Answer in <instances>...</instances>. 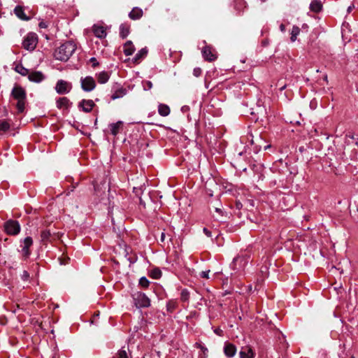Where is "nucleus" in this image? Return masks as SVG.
Instances as JSON below:
<instances>
[{"label":"nucleus","instance_id":"nucleus-1","mask_svg":"<svg viewBox=\"0 0 358 358\" xmlns=\"http://www.w3.org/2000/svg\"><path fill=\"white\" fill-rule=\"evenodd\" d=\"M76 50V45L73 41H66L57 48L54 52L56 59L66 62Z\"/></svg>","mask_w":358,"mask_h":358},{"label":"nucleus","instance_id":"nucleus-2","mask_svg":"<svg viewBox=\"0 0 358 358\" xmlns=\"http://www.w3.org/2000/svg\"><path fill=\"white\" fill-rule=\"evenodd\" d=\"M12 96L17 101L16 107L19 113H23L25 108L26 103V92L25 90L19 85H16L13 87L11 92Z\"/></svg>","mask_w":358,"mask_h":358},{"label":"nucleus","instance_id":"nucleus-3","mask_svg":"<svg viewBox=\"0 0 358 358\" xmlns=\"http://www.w3.org/2000/svg\"><path fill=\"white\" fill-rule=\"evenodd\" d=\"M41 242L43 245L51 243L59 238V232L55 231L52 229H44L41 231Z\"/></svg>","mask_w":358,"mask_h":358},{"label":"nucleus","instance_id":"nucleus-4","mask_svg":"<svg viewBox=\"0 0 358 358\" xmlns=\"http://www.w3.org/2000/svg\"><path fill=\"white\" fill-rule=\"evenodd\" d=\"M38 43V36L35 33H29L22 42V47L29 51H33Z\"/></svg>","mask_w":358,"mask_h":358},{"label":"nucleus","instance_id":"nucleus-5","mask_svg":"<svg viewBox=\"0 0 358 358\" xmlns=\"http://www.w3.org/2000/svg\"><path fill=\"white\" fill-rule=\"evenodd\" d=\"M3 227L6 233L10 236L17 235L20 231V225L19 222L14 220H9L6 221L3 224Z\"/></svg>","mask_w":358,"mask_h":358},{"label":"nucleus","instance_id":"nucleus-6","mask_svg":"<svg viewBox=\"0 0 358 358\" xmlns=\"http://www.w3.org/2000/svg\"><path fill=\"white\" fill-rule=\"evenodd\" d=\"M135 304L138 308H147L150 306L149 298L143 293H137L134 298Z\"/></svg>","mask_w":358,"mask_h":358},{"label":"nucleus","instance_id":"nucleus-7","mask_svg":"<svg viewBox=\"0 0 358 358\" xmlns=\"http://www.w3.org/2000/svg\"><path fill=\"white\" fill-rule=\"evenodd\" d=\"M71 88V84L64 80H59L55 86V90L59 94H67Z\"/></svg>","mask_w":358,"mask_h":358},{"label":"nucleus","instance_id":"nucleus-8","mask_svg":"<svg viewBox=\"0 0 358 358\" xmlns=\"http://www.w3.org/2000/svg\"><path fill=\"white\" fill-rule=\"evenodd\" d=\"M80 82L82 89L85 92H91L96 87L95 80L91 76H87L84 78H81Z\"/></svg>","mask_w":358,"mask_h":358},{"label":"nucleus","instance_id":"nucleus-9","mask_svg":"<svg viewBox=\"0 0 358 358\" xmlns=\"http://www.w3.org/2000/svg\"><path fill=\"white\" fill-rule=\"evenodd\" d=\"M202 55L204 59L208 62H213L217 58V56L213 48L208 45L203 47L202 50Z\"/></svg>","mask_w":358,"mask_h":358},{"label":"nucleus","instance_id":"nucleus-10","mask_svg":"<svg viewBox=\"0 0 358 358\" xmlns=\"http://www.w3.org/2000/svg\"><path fill=\"white\" fill-rule=\"evenodd\" d=\"M94 106L95 103L91 99H83L78 103V107L82 108V110L85 113L91 112Z\"/></svg>","mask_w":358,"mask_h":358},{"label":"nucleus","instance_id":"nucleus-11","mask_svg":"<svg viewBox=\"0 0 358 358\" xmlns=\"http://www.w3.org/2000/svg\"><path fill=\"white\" fill-rule=\"evenodd\" d=\"M33 241L29 236L25 238L23 241V246L22 249V255L27 258L30 255L29 248L32 245Z\"/></svg>","mask_w":358,"mask_h":358},{"label":"nucleus","instance_id":"nucleus-12","mask_svg":"<svg viewBox=\"0 0 358 358\" xmlns=\"http://www.w3.org/2000/svg\"><path fill=\"white\" fill-rule=\"evenodd\" d=\"M241 358H255V353L249 345L242 347L240 351Z\"/></svg>","mask_w":358,"mask_h":358},{"label":"nucleus","instance_id":"nucleus-13","mask_svg":"<svg viewBox=\"0 0 358 358\" xmlns=\"http://www.w3.org/2000/svg\"><path fill=\"white\" fill-rule=\"evenodd\" d=\"M123 122L117 121L115 123H111L109 124V129L110 131V134L113 136H116L123 129Z\"/></svg>","mask_w":358,"mask_h":358},{"label":"nucleus","instance_id":"nucleus-14","mask_svg":"<svg viewBox=\"0 0 358 358\" xmlns=\"http://www.w3.org/2000/svg\"><path fill=\"white\" fill-rule=\"evenodd\" d=\"M28 78L31 82L40 83L44 80L45 76L41 71H31L29 73Z\"/></svg>","mask_w":358,"mask_h":358},{"label":"nucleus","instance_id":"nucleus-15","mask_svg":"<svg viewBox=\"0 0 358 358\" xmlns=\"http://www.w3.org/2000/svg\"><path fill=\"white\" fill-rule=\"evenodd\" d=\"M72 103L70 100L65 96L59 98L56 101L57 107L59 109H65L68 110Z\"/></svg>","mask_w":358,"mask_h":358},{"label":"nucleus","instance_id":"nucleus-16","mask_svg":"<svg viewBox=\"0 0 358 358\" xmlns=\"http://www.w3.org/2000/svg\"><path fill=\"white\" fill-rule=\"evenodd\" d=\"M92 31L94 34L99 38H103L106 36V29L103 26L94 25Z\"/></svg>","mask_w":358,"mask_h":358},{"label":"nucleus","instance_id":"nucleus-17","mask_svg":"<svg viewBox=\"0 0 358 358\" xmlns=\"http://www.w3.org/2000/svg\"><path fill=\"white\" fill-rule=\"evenodd\" d=\"M14 13L20 20L28 21L30 20L29 17H27L24 12V8L21 6H17L14 9Z\"/></svg>","mask_w":358,"mask_h":358},{"label":"nucleus","instance_id":"nucleus-18","mask_svg":"<svg viewBox=\"0 0 358 358\" xmlns=\"http://www.w3.org/2000/svg\"><path fill=\"white\" fill-rule=\"evenodd\" d=\"M143 12L141 8L138 7L134 8L129 13V16L131 20H136L140 19L143 16Z\"/></svg>","mask_w":358,"mask_h":358},{"label":"nucleus","instance_id":"nucleus-19","mask_svg":"<svg viewBox=\"0 0 358 358\" xmlns=\"http://www.w3.org/2000/svg\"><path fill=\"white\" fill-rule=\"evenodd\" d=\"M236 352V348L234 345L231 343H228L224 347V354L228 357H232L235 355Z\"/></svg>","mask_w":358,"mask_h":358},{"label":"nucleus","instance_id":"nucleus-20","mask_svg":"<svg viewBox=\"0 0 358 358\" xmlns=\"http://www.w3.org/2000/svg\"><path fill=\"white\" fill-rule=\"evenodd\" d=\"M322 3L320 0H313L310 5V10L314 13L320 12L322 9Z\"/></svg>","mask_w":358,"mask_h":358},{"label":"nucleus","instance_id":"nucleus-21","mask_svg":"<svg viewBox=\"0 0 358 358\" xmlns=\"http://www.w3.org/2000/svg\"><path fill=\"white\" fill-rule=\"evenodd\" d=\"M134 50L135 48L131 41H128L124 44L123 51L126 55H131L134 53Z\"/></svg>","mask_w":358,"mask_h":358},{"label":"nucleus","instance_id":"nucleus-22","mask_svg":"<svg viewBox=\"0 0 358 358\" xmlns=\"http://www.w3.org/2000/svg\"><path fill=\"white\" fill-rule=\"evenodd\" d=\"M130 25L124 23L120 25V35L122 38H125L129 34Z\"/></svg>","mask_w":358,"mask_h":358},{"label":"nucleus","instance_id":"nucleus-23","mask_svg":"<svg viewBox=\"0 0 358 358\" xmlns=\"http://www.w3.org/2000/svg\"><path fill=\"white\" fill-rule=\"evenodd\" d=\"M148 53V50L146 48H142L135 55L133 59V62L134 64H139L141 59L145 57Z\"/></svg>","mask_w":358,"mask_h":358},{"label":"nucleus","instance_id":"nucleus-24","mask_svg":"<svg viewBox=\"0 0 358 358\" xmlns=\"http://www.w3.org/2000/svg\"><path fill=\"white\" fill-rule=\"evenodd\" d=\"M246 263L247 261L245 257H238L234 259L232 264L235 268H236L237 265H239L241 268H244Z\"/></svg>","mask_w":358,"mask_h":358},{"label":"nucleus","instance_id":"nucleus-25","mask_svg":"<svg viewBox=\"0 0 358 358\" xmlns=\"http://www.w3.org/2000/svg\"><path fill=\"white\" fill-rule=\"evenodd\" d=\"M127 94V90L123 87H120L116 90L111 96V99L115 100L123 97Z\"/></svg>","mask_w":358,"mask_h":358},{"label":"nucleus","instance_id":"nucleus-26","mask_svg":"<svg viewBox=\"0 0 358 358\" xmlns=\"http://www.w3.org/2000/svg\"><path fill=\"white\" fill-rule=\"evenodd\" d=\"M158 112L162 116H167L170 113V108L167 105L159 104L158 106Z\"/></svg>","mask_w":358,"mask_h":358},{"label":"nucleus","instance_id":"nucleus-27","mask_svg":"<svg viewBox=\"0 0 358 358\" xmlns=\"http://www.w3.org/2000/svg\"><path fill=\"white\" fill-rule=\"evenodd\" d=\"M246 8V2L244 0H234V8L238 12H242Z\"/></svg>","mask_w":358,"mask_h":358},{"label":"nucleus","instance_id":"nucleus-28","mask_svg":"<svg viewBox=\"0 0 358 358\" xmlns=\"http://www.w3.org/2000/svg\"><path fill=\"white\" fill-rule=\"evenodd\" d=\"M109 79V74L106 71H102L97 75L98 82L101 84L106 83Z\"/></svg>","mask_w":358,"mask_h":358},{"label":"nucleus","instance_id":"nucleus-29","mask_svg":"<svg viewBox=\"0 0 358 358\" xmlns=\"http://www.w3.org/2000/svg\"><path fill=\"white\" fill-rule=\"evenodd\" d=\"M10 128V124L8 120H0V133L1 132H6Z\"/></svg>","mask_w":358,"mask_h":358},{"label":"nucleus","instance_id":"nucleus-30","mask_svg":"<svg viewBox=\"0 0 358 358\" xmlns=\"http://www.w3.org/2000/svg\"><path fill=\"white\" fill-rule=\"evenodd\" d=\"M301 29L297 26H293L291 31V41L294 42L296 40L297 36L299 34Z\"/></svg>","mask_w":358,"mask_h":358},{"label":"nucleus","instance_id":"nucleus-31","mask_svg":"<svg viewBox=\"0 0 358 358\" xmlns=\"http://www.w3.org/2000/svg\"><path fill=\"white\" fill-rule=\"evenodd\" d=\"M15 70L19 73L20 74H21L22 76H28L29 75V69L24 68L22 65L21 64H17L15 68Z\"/></svg>","mask_w":358,"mask_h":358},{"label":"nucleus","instance_id":"nucleus-32","mask_svg":"<svg viewBox=\"0 0 358 358\" xmlns=\"http://www.w3.org/2000/svg\"><path fill=\"white\" fill-rule=\"evenodd\" d=\"M150 276L153 279H159L162 276V271L159 268H155L150 271Z\"/></svg>","mask_w":358,"mask_h":358},{"label":"nucleus","instance_id":"nucleus-33","mask_svg":"<svg viewBox=\"0 0 358 358\" xmlns=\"http://www.w3.org/2000/svg\"><path fill=\"white\" fill-rule=\"evenodd\" d=\"M189 292L187 289H183L180 294L181 300L183 301H187L189 300Z\"/></svg>","mask_w":358,"mask_h":358},{"label":"nucleus","instance_id":"nucleus-34","mask_svg":"<svg viewBox=\"0 0 358 358\" xmlns=\"http://www.w3.org/2000/svg\"><path fill=\"white\" fill-rule=\"evenodd\" d=\"M139 284L143 287H148L149 284H150V282L149 280L145 278V277H142L140 280H139Z\"/></svg>","mask_w":358,"mask_h":358},{"label":"nucleus","instance_id":"nucleus-35","mask_svg":"<svg viewBox=\"0 0 358 358\" xmlns=\"http://www.w3.org/2000/svg\"><path fill=\"white\" fill-rule=\"evenodd\" d=\"M116 358H129L127 352L124 350H120L117 354Z\"/></svg>","mask_w":358,"mask_h":358},{"label":"nucleus","instance_id":"nucleus-36","mask_svg":"<svg viewBox=\"0 0 358 358\" xmlns=\"http://www.w3.org/2000/svg\"><path fill=\"white\" fill-rule=\"evenodd\" d=\"M143 87L145 90H150L152 87V83L150 80L143 82Z\"/></svg>","mask_w":358,"mask_h":358},{"label":"nucleus","instance_id":"nucleus-37","mask_svg":"<svg viewBox=\"0 0 358 358\" xmlns=\"http://www.w3.org/2000/svg\"><path fill=\"white\" fill-rule=\"evenodd\" d=\"M193 74L196 77H199L201 74V69L200 68H195L193 71Z\"/></svg>","mask_w":358,"mask_h":358},{"label":"nucleus","instance_id":"nucleus-38","mask_svg":"<svg viewBox=\"0 0 358 358\" xmlns=\"http://www.w3.org/2000/svg\"><path fill=\"white\" fill-rule=\"evenodd\" d=\"M21 278L23 280H27L29 278V273L27 271H24L21 275Z\"/></svg>","mask_w":358,"mask_h":358},{"label":"nucleus","instance_id":"nucleus-39","mask_svg":"<svg viewBox=\"0 0 358 358\" xmlns=\"http://www.w3.org/2000/svg\"><path fill=\"white\" fill-rule=\"evenodd\" d=\"M209 273H210V270H208V271H202V272L200 273V276H201V278L208 279V278H209V275H208Z\"/></svg>","mask_w":358,"mask_h":358},{"label":"nucleus","instance_id":"nucleus-40","mask_svg":"<svg viewBox=\"0 0 358 358\" xmlns=\"http://www.w3.org/2000/svg\"><path fill=\"white\" fill-rule=\"evenodd\" d=\"M90 62L92 63V67L95 68L99 65V62L96 61V58L92 57L90 59Z\"/></svg>","mask_w":358,"mask_h":358},{"label":"nucleus","instance_id":"nucleus-41","mask_svg":"<svg viewBox=\"0 0 358 358\" xmlns=\"http://www.w3.org/2000/svg\"><path fill=\"white\" fill-rule=\"evenodd\" d=\"M38 26L41 29H45V28H47L48 27V24L46 22H43V21H41L39 24H38Z\"/></svg>","mask_w":358,"mask_h":358},{"label":"nucleus","instance_id":"nucleus-42","mask_svg":"<svg viewBox=\"0 0 358 358\" xmlns=\"http://www.w3.org/2000/svg\"><path fill=\"white\" fill-rule=\"evenodd\" d=\"M196 346L198 348H200L203 352H205L206 351H207V348L202 346L200 343H196Z\"/></svg>","mask_w":358,"mask_h":358},{"label":"nucleus","instance_id":"nucleus-43","mask_svg":"<svg viewBox=\"0 0 358 358\" xmlns=\"http://www.w3.org/2000/svg\"><path fill=\"white\" fill-rule=\"evenodd\" d=\"M204 234L208 236V237H210L211 236V232L206 228H203V229Z\"/></svg>","mask_w":358,"mask_h":358},{"label":"nucleus","instance_id":"nucleus-44","mask_svg":"<svg viewBox=\"0 0 358 358\" xmlns=\"http://www.w3.org/2000/svg\"><path fill=\"white\" fill-rule=\"evenodd\" d=\"M165 238H166V234H165V233H164V232H162V234H161V236H160V241H161V242H162V243H163V242H164V241H165Z\"/></svg>","mask_w":358,"mask_h":358},{"label":"nucleus","instance_id":"nucleus-45","mask_svg":"<svg viewBox=\"0 0 358 358\" xmlns=\"http://www.w3.org/2000/svg\"><path fill=\"white\" fill-rule=\"evenodd\" d=\"M222 331L220 329H217L215 330V333L219 336L222 335Z\"/></svg>","mask_w":358,"mask_h":358},{"label":"nucleus","instance_id":"nucleus-46","mask_svg":"<svg viewBox=\"0 0 358 358\" xmlns=\"http://www.w3.org/2000/svg\"><path fill=\"white\" fill-rule=\"evenodd\" d=\"M280 30H281L282 31H285V25H284V24H281V25L280 26Z\"/></svg>","mask_w":358,"mask_h":358},{"label":"nucleus","instance_id":"nucleus-47","mask_svg":"<svg viewBox=\"0 0 358 358\" xmlns=\"http://www.w3.org/2000/svg\"><path fill=\"white\" fill-rule=\"evenodd\" d=\"M285 88H286V85H283L282 86H281V87H280V91H282V90H284Z\"/></svg>","mask_w":358,"mask_h":358},{"label":"nucleus","instance_id":"nucleus-48","mask_svg":"<svg viewBox=\"0 0 358 358\" xmlns=\"http://www.w3.org/2000/svg\"><path fill=\"white\" fill-rule=\"evenodd\" d=\"M215 211L217 212V213H221V210L218 208H215Z\"/></svg>","mask_w":358,"mask_h":358},{"label":"nucleus","instance_id":"nucleus-49","mask_svg":"<svg viewBox=\"0 0 358 358\" xmlns=\"http://www.w3.org/2000/svg\"><path fill=\"white\" fill-rule=\"evenodd\" d=\"M68 262H62L61 264H66Z\"/></svg>","mask_w":358,"mask_h":358},{"label":"nucleus","instance_id":"nucleus-50","mask_svg":"<svg viewBox=\"0 0 358 358\" xmlns=\"http://www.w3.org/2000/svg\"><path fill=\"white\" fill-rule=\"evenodd\" d=\"M266 0H261L262 2H265Z\"/></svg>","mask_w":358,"mask_h":358},{"label":"nucleus","instance_id":"nucleus-51","mask_svg":"<svg viewBox=\"0 0 358 358\" xmlns=\"http://www.w3.org/2000/svg\"><path fill=\"white\" fill-rule=\"evenodd\" d=\"M357 210H358V205H357Z\"/></svg>","mask_w":358,"mask_h":358}]
</instances>
